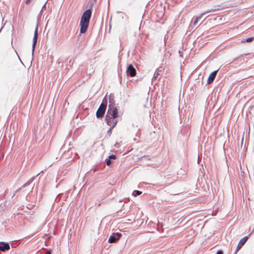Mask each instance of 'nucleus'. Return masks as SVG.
I'll return each mask as SVG.
<instances>
[{"label":"nucleus","mask_w":254,"mask_h":254,"mask_svg":"<svg viewBox=\"0 0 254 254\" xmlns=\"http://www.w3.org/2000/svg\"><path fill=\"white\" fill-rule=\"evenodd\" d=\"M114 128H112V127H110L109 128V130H108L107 131V133L110 135L112 133V129H113Z\"/></svg>","instance_id":"obj_19"},{"label":"nucleus","mask_w":254,"mask_h":254,"mask_svg":"<svg viewBox=\"0 0 254 254\" xmlns=\"http://www.w3.org/2000/svg\"><path fill=\"white\" fill-rule=\"evenodd\" d=\"M37 38H38V26H37V27L36 28L35 31H34V37L33 38V44H32V55H33L34 50L37 44Z\"/></svg>","instance_id":"obj_7"},{"label":"nucleus","mask_w":254,"mask_h":254,"mask_svg":"<svg viewBox=\"0 0 254 254\" xmlns=\"http://www.w3.org/2000/svg\"><path fill=\"white\" fill-rule=\"evenodd\" d=\"M91 14L92 11L90 9H87L83 12L80 21V33L81 34L85 33L86 32L89 26Z\"/></svg>","instance_id":"obj_1"},{"label":"nucleus","mask_w":254,"mask_h":254,"mask_svg":"<svg viewBox=\"0 0 254 254\" xmlns=\"http://www.w3.org/2000/svg\"><path fill=\"white\" fill-rule=\"evenodd\" d=\"M105 97H106V96ZM107 99L106 97H104L102 103L101 104L96 112V117L97 118H102L104 116L107 108Z\"/></svg>","instance_id":"obj_3"},{"label":"nucleus","mask_w":254,"mask_h":254,"mask_svg":"<svg viewBox=\"0 0 254 254\" xmlns=\"http://www.w3.org/2000/svg\"><path fill=\"white\" fill-rule=\"evenodd\" d=\"M118 114V111L116 110L114 111H107L105 117V121L108 126L112 127V128H114L118 122L117 119Z\"/></svg>","instance_id":"obj_2"},{"label":"nucleus","mask_w":254,"mask_h":254,"mask_svg":"<svg viewBox=\"0 0 254 254\" xmlns=\"http://www.w3.org/2000/svg\"><path fill=\"white\" fill-rule=\"evenodd\" d=\"M109 158L110 160H111V159H115L116 158V156L115 155H110L109 156Z\"/></svg>","instance_id":"obj_20"},{"label":"nucleus","mask_w":254,"mask_h":254,"mask_svg":"<svg viewBox=\"0 0 254 254\" xmlns=\"http://www.w3.org/2000/svg\"><path fill=\"white\" fill-rule=\"evenodd\" d=\"M118 111L117 107L115 104V96L113 94H110L109 95V105L108 111Z\"/></svg>","instance_id":"obj_4"},{"label":"nucleus","mask_w":254,"mask_h":254,"mask_svg":"<svg viewBox=\"0 0 254 254\" xmlns=\"http://www.w3.org/2000/svg\"><path fill=\"white\" fill-rule=\"evenodd\" d=\"M143 158H145V159H148V160L149 159V157H148V156H144L143 157Z\"/></svg>","instance_id":"obj_23"},{"label":"nucleus","mask_w":254,"mask_h":254,"mask_svg":"<svg viewBox=\"0 0 254 254\" xmlns=\"http://www.w3.org/2000/svg\"><path fill=\"white\" fill-rule=\"evenodd\" d=\"M127 74L130 77H134L136 75V69L132 64H129L127 69Z\"/></svg>","instance_id":"obj_6"},{"label":"nucleus","mask_w":254,"mask_h":254,"mask_svg":"<svg viewBox=\"0 0 254 254\" xmlns=\"http://www.w3.org/2000/svg\"><path fill=\"white\" fill-rule=\"evenodd\" d=\"M216 254H223V252L222 250H219L217 251Z\"/></svg>","instance_id":"obj_21"},{"label":"nucleus","mask_w":254,"mask_h":254,"mask_svg":"<svg viewBox=\"0 0 254 254\" xmlns=\"http://www.w3.org/2000/svg\"><path fill=\"white\" fill-rule=\"evenodd\" d=\"M142 193V192L139 190H134L132 192V195L134 196L139 195Z\"/></svg>","instance_id":"obj_16"},{"label":"nucleus","mask_w":254,"mask_h":254,"mask_svg":"<svg viewBox=\"0 0 254 254\" xmlns=\"http://www.w3.org/2000/svg\"><path fill=\"white\" fill-rule=\"evenodd\" d=\"M105 161H106V164L108 166H109L111 165V161L109 158L106 159Z\"/></svg>","instance_id":"obj_18"},{"label":"nucleus","mask_w":254,"mask_h":254,"mask_svg":"<svg viewBox=\"0 0 254 254\" xmlns=\"http://www.w3.org/2000/svg\"><path fill=\"white\" fill-rule=\"evenodd\" d=\"M238 252V245L237 246V248L234 252V254H236Z\"/></svg>","instance_id":"obj_22"},{"label":"nucleus","mask_w":254,"mask_h":254,"mask_svg":"<svg viewBox=\"0 0 254 254\" xmlns=\"http://www.w3.org/2000/svg\"><path fill=\"white\" fill-rule=\"evenodd\" d=\"M217 73V70H215L210 73L207 79V84H210L214 81L216 76Z\"/></svg>","instance_id":"obj_9"},{"label":"nucleus","mask_w":254,"mask_h":254,"mask_svg":"<svg viewBox=\"0 0 254 254\" xmlns=\"http://www.w3.org/2000/svg\"><path fill=\"white\" fill-rule=\"evenodd\" d=\"M47 254H51V253L50 252H48Z\"/></svg>","instance_id":"obj_25"},{"label":"nucleus","mask_w":254,"mask_h":254,"mask_svg":"<svg viewBox=\"0 0 254 254\" xmlns=\"http://www.w3.org/2000/svg\"><path fill=\"white\" fill-rule=\"evenodd\" d=\"M57 64L58 67L62 66H63V60L61 58H59L57 60Z\"/></svg>","instance_id":"obj_15"},{"label":"nucleus","mask_w":254,"mask_h":254,"mask_svg":"<svg viewBox=\"0 0 254 254\" xmlns=\"http://www.w3.org/2000/svg\"><path fill=\"white\" fill-rule=\"evenodd\" d=\"M10 249V246L7 243L0 242V251L4 252Z\"/></svg>","instance_id":"obj_8"},{"label":"nucleus","mask_w":254,"mask_h":254,"mask_svg":"<svg viewBox=\"0 0 254 254\" xmlns=\"http://www.w3.org/2000/svg\"><path fill=\"white\" fill-rule=\"evenodd\" d=\"M122 234L121 233H114L109 237L108 242L110 243H115L118 242L122 237Z\"/></svg>","instance_id":"obj_5"},{"label":"nucleus","mask_w":254,"mask_h":254,"mask_svg":"<svg viewBox=\"0 0 254 254\" xmlns=\"http://www.w3.org/2000/svg\"><path fill=\"white\" fill-rule=\"evenodd\" d=\"M250 236V234H249L248 236L244 237V238H243L239 241V250L242 248V247L247 241Z\"/></svg>","instance_id":"obj_12"},{"label":"nucleus","mask_w":254,"mask_h":254,"mask_svg":"<svg viewBox=\"0 0 254 254\" xmlns=\"http://www.w3.org/2000/svg\"><path fill=\"white\" fill-rule=\"evenodd\" d=\"M202 16H202V15H201V14H200V15L199 16L196 17V18H195V21H194V22H193V25H195V24L197 23V22L198 20H199V19H200V18H201Z\"/></svg>","instance_id":"obj_17"},{"label":"nucleus","mask_w":254,"mask_h":254,"mask_svg":"<svg viewBox=\"0 0 254 254\" xmlns=\"http://www.w3.org/2000/svg\"><path fill=\"white\" fill-rule=\"evenodd\" d=\"M30 0H27L26 1V2H26V4H28V3H29V2H30Z\"/></svg>","instance_id":"obj_24"},{"label":"nucleus","mask_w":254,"mask_h":254,"mask_svg":"<svg viewBox=\"0 0 254 254\" xmlns=\"http://www.w3.org/2000/svg\"><path fill=\"white\" fill-rule=\"evenodd\" d=\"M35 179V177H33L32 178H31L26 183H25V184H24L21 187H20V188H19L18 189H17L15 191V192L14 193L12 197H13L16 193L18 191H19V190H20L22 189L23 188H25L26 186L29 185L31 182L34 180V179Z\"/></svg>","instance_id":"obj_10"},{"label":"nucleus","mask_w":254,"mask_h":254,"mask_svg":"<svg viewBox=\"0 0 254 254\" xmlns=\"http://www.w3.org/2000/svg\"><path fill=\"white\" fill-rule=\"evenodd\" d=\"M217 10H218V9H208V10H206V11L201 13V15L203 16L204 15H205L207 13H208L211 12H214Z\"/></svg>","instance_id":"obj_13"},{"label":"nucleus","mask_w":254,"mask_h":254,"mask_svg":"<svg viewBox=\"0 0 254 254\" xmlns=\"http://www.w3.org/2000/svg\"><path fill=\"white\" fill-rule=\"evenodd\" d=\"M254 38L251 37H249L247 39H246V40L245 39H243L241 40V42L242 43H244L245 42H248V43H250V42H251L253 40H254Z\"/></svg>","instance_id":"obj_14"},{"label":"nucleus","mask_w":254,"mask_h":254,"mask_svg":"<svg viewBox=\"0 0 254 254\" xmlns=\"http://www.w3.org/2000/svg\"><path fill=\"white\" fill-rule=\"evenodd\" d=\"M161 70L156 69L155 71L152 80L158 81L161 78Z\"/></svg>","instance_id":"obj_11"}]
</instances>
